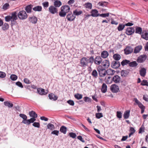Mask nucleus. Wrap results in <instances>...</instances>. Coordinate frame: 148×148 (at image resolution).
<instances>
[{"instance_id":"1","label":"nucleus","mask_w":148,"mask_h":148,"mask_svg":"<svg viewBox=\"0 0 148 148\" xmlns=\"http://www.w3.org/2000/svg\"><path fill=\"white\" fill-rule=\"evenodd\" d=\"M93 62L94 57L93 56L89 57L88 59L86 57H83L80 60L81 66L82 67H85L88 66V63L90 64V66H91Z\"/></svg>"},{"instance_id":"2","label":"nucleus","mask_w":148,"mask_h":148,"mask_svg":"<svg viewBox=\"0 0 148 148\" xmlns=\"http://www.w3.org/2000/svg\"><path fill=\"white\" fill-rule=\"evenodd\" d=\"M70 7L68 5H63L61 7L60 11L59 13V15L61 17H65L67 13L70 12Z\"/></svg>"},{"instance_id":"3","label":"nucleus","mask_w":148,"mask_h":148,"mask_svg":"<svg viewBox=\"0 0 148 148\" xmlns=\"http://www.w3.org/2000/svg\"><path fill=\"white\" fill-rule=\"evenodd\" d=\"M18 16L19 18L21 20L25 19L27 17L26 12L24 10H22L19 12Z\"/></svg>"},{"instance_id":"4","label":"nucleus","mask_w":148,"mask_h":148,"mask_svg":"<svg viewBox=\"0 0 148 148\" xmlns=\"http://www.w3.org/2000/svg\"><path fill=\"white\" fill-rule=\"evenodd\" d=\"M97 71L100 77H104L106 74V70L102 68L101 66H99L97 68Z\"/></svg>"},{"instance_id":"5","label":"nucleus","mask_w":148,"mask_h":148,"mask_svg":"<svg viewBox=\"0 0 148 148\" xmlns=\"http://www.w3.org/2000/svg\"><path fill=\"white\" fill-rule=\"evenodd\" d=\"M48 10L49 13L52 14H54L58 13V9L53 5L50 6Z\"/></svg>"},{"instance_id":"6","label":"nucleus","mask_w":148,"mask_h":148,"mask_svg":"<svg viewBox=\"0 0 148 148\" xmlns=\"http://www.w3.org/2000/svg\"><path fill=\"white\" fill-rule=\"evenodd\" d=\"M76 17L71 12H70L68 13L66 16V18L67 20L70 21H74Z\"/></svg>"},{"instance_id":"7","label":"nucleus","mask_w":148,"mask_h":148,"mask_svg":"<svg viewBox=\"0 0 148 148\" xmlns=\"http://www.w3.org/2000/svg\"><path fill=\"white\" fill-rule=\"evenodd\" d=\"M147 58V56L146 55H141L138 57L137 61L138 63H143L145 61Z\"/></svg>"},{"instance_id":"8","label":"nucleus","mask_w":148,"mask_h":148,"mask_svg":"<svg viewBox=\"0 0 148 148\" xmlns=\"http://www.w3.org/2000/svg\"><path fill=\"white\" fill-rule=\"evenodd\" d=\"M133 49L130 46H127L124 49V53L126 55H128L132 52Z\"/></svg>"},{"instance_id":"9","label":"nucleus","mask_w":148,"mask_h":148,"mask_svg":"<svg viewBox=\"0 0 148 148\" xmlns=\"http://www.w3.org/2000/svg\"><path fill=\"white\" fill-rule=\"evenodd\" d=\"M111 90L114 93H116L119 91V86L116 85L114 84L112 85L110 87Z\"/></svg>"},{"instance_id":"10","label":"nucleus","mask_w":148,"mask_h":148,"mask_svg":"<svg viewBox=\"0 0 148 148\" xmlns=\"http://www.w3.org/2000/svg\"><path fill=\"white\" fill-rule=\"evenodd\" d=\"M120 66V63L118 61H113L111 63V66L113 69H117Z\"/></svg>"},{"instance_id":"11","label":"nucleus","mask_w":148,"mask_h":148,"mask_svg":"<svg viewBox=\"0 0 148 148\" xmlns=\"http://www.w3.org/2000/svg\"><path fill=\"white\" fill-rule=\"evenodd\" d=\"M102 60L101 56H96L95 58H94V63L97 65H99L101 62Z\"/></svg>"},{"instance_id":"12","label":"nucleus","mask_w":148,"mask_h":148,"mask_svg":"<svg viewBox=\"0 0 148 148\" xmlns=\"http://www.w3.org/2000/svg\"><path fill=\"white\" fill-rule=\"evenodd\" d=\"M134 29L133 27H128L126 29L125 33L128 35H130L134 32Z\"/></svg>"},{"instance_id":"13","label":"nucleus","mask_w":148,"mask_h":148,"mask_svg":"<svg viewBox=\"0 0 148 148\" xmlns=\"http://www.w3.org/2000/svg\"><path fill=\"white\" fill-rule=\"evenodd\" d=\"M90 13L91 14V15L93 17H97L99 16V14L98 13V11L96 9L92 10Z\"/></svg>"},{"instance_id":"14","label":"nucleus","mask_w":148,"mask_h":148,"mask_svg":"<svg viewBox=\"0 0 148 148\" xmlns=\"http://www.w3.org/2000/svg\"><path fill=\"white\" fill-rule=\"evenodd\" d=\"M120 77L118 75H114L112 78L113 81L115 83H119L120 81Z\"/></svg>"},{"instance_id":"15","label":"nucleus","mask_w":148,"mask_h":148,"mask_svg":"<svg viewBox=\"0 0 148 148\" xmlns=\"http://www.w3.org/2000/svg\"><path fill=\"white\" fill-rule=\"evenodd\" d=\"M141 37L146 40H148V31H143L142 33Z\"/></svg>"},{"instance_id":"16","label":"nucleus","mask_w":148,"mask_h":148,"mask_svg":"<svg viewBox=\"0 0 148 148\" xmlns=\"http://www.w3.org/2000/svg\"><path fill=\"white\" fill-rule=\"evenodd\" d=\"M102 64L105 68L107 69L110 66V64L109 60H106L103 62Z\"/></svg>"},{"instance_id":"17","label":"nucleus","mask_w":148,"mask_h":148,"mask_svg":"<svg viewBox=\"0 0 148 148\" xmlns=\"http://www.w3.org/2000/svg\"><path fill=\"white\" fill-rule=\"evenodd\" d=\"M29 21L32 23L36 24L37 22V18L34 16L29 17Z\"/></svg>"},{"instance_id":"18","label":"nucleus","mask_w":148,"mask_h":148,"mask_svg":"<svg viewBox=\"0 0 148 148\" xmlns=\"http://www.w3.org/2000/svg\"><path fill=\"white\" fill-rule=\"evenodd\" d=\"M20 117L23 119L22 123L25 124L27 120V116L25 114H20L19 115Z\"/></svg>"},{"instance_id":"19","label":"nucleus","mask_w":148,"mask_h":148,"mask_svg":"<svg viewBox=\"0 0 148 148\" xmlns=\"http://www.w3.org/2000/svg\"><path fill=\"white\" fill-rule=\"evenodd\" d=\"M48 97L50 100L53 101L56 100L58 98L57 96L55 95L54 94L52 93L49 94L48 95Z\"/></svg>"},{"instance_id":"20","label":"nucleus","mask_w":148,"mask_h":148,"mask_svg":"<svg viewBox=\"0 0 148 148\" xmlns=\"http://www.w3.org/2000/svg\"><path fill=\"white\" fill-rule=\"evenodd\" d=\"M134 100L135 103L138 105V107L140 109L142 108H145V107L143 106V105L136 98L134 99Z\"/></svg>"},{"instance_id":"21","label":"nucleus","mask_w":148,"mask_h":148,"mask_svg":"<svg viewBox=\"0 0 148 148\" xmlns=\"http://www.w3.org/2000/svg\"><path fill=\"white\" fill-rule=\"evenodd\" d=\"M146 70L144 68H143L140 70V74L141 76L144 77L146 74Z\"/></svg>"},{"instance_id":"22","label":"nucleus","mask_w":148,"mask_h":148,"mask_svg":"<svg viewBox=\"0 0 148 148\" xmlns=\"http://www.w3.org/2000/svg\"><path fill=\"white\" fill-rule=\"evenodd\" d=\"M37 91L41 95H45L47 93V92H45V90L44 89L41 88H38L37 90Z\"/></svg>"},{"instance_id":"23","label":"nucleus","mask_w":148,"mask_h":148,"mask_svg":"<svg viewBox=\"0 0 148 148\" xmlns=\"http://www.w3.org/2000/svg\"><path fill=\"white\" fill-rule=\"evenodd\" d=\"M62 5L61 1L59 0H56L53 3V5L56 8H59Z\"/></svg>"},{"instance_id":"24","label":"nucleus","mask_w":148,"mask_h":148,"mask_svg":"<svg viewBox=\"0 0 148 148\" xmlns=\"http://www.w3.org/2000/svg\"><path fill=\"white\" fill-rule=\"evenodd\" d=\"M106 74H107L108 75H112L114 74L115 71L114 70L111 69H107V70H106Z\"/></svg>"},{"instance_id":"25","label":"nucleus","mask_w":148,"mask_h":148,"mask_svg":"<svg viewBox=\"0 0 148 148\" xmlns=\"http://www.w3.org/2000/svg\"><path fill=\"white\" fill-rule=\"evenodd\" d=\"M29 114L30 116L32 118H36L38 116L37 114L33 111L29 112Z\"/></svg>"},{"instance_id":"26","label":"nucleus","mask_w":148,"mask_h":148,"mask_svg":"<svg viewBox=\"0 0 148 148\" xmlns=\"http://www.w3.org/2000/svg\"><path fill=\"white\" fill-rule=\"evenodd\" d=\"M11 20H13L14 21H16L18 18L17 16V13L16 12H14L12 13L11 14Z\"/></svg>"},{"instance_id":"27","label":"nucleus","mask_w":148,"mask_h":148,"mask_svg":"<svg viewBox=\"0 0 148 148\" xmlns=\"http://www.w3.org/2000/svg\"><path fill=\"white\" fill-rule=\"evenodd\" d=\"M130 111L127 110L123 114V117L125 119H128L130 115Z\"/></svg>"},{"instance_id":"28","label":"nucleus","mask_w":148,"mask_h":148,"mask_svg":"<svg viewBox=\"0 0 148 148\" xmlns=\"http://www.w3.org/2000/svg\"><path fill=\"white\" fill-rule=\"evenodd\" d=\"M142 49V46L141 45H139L136 47L134 49V53H136L139 52Z\"/></svg>"},{"instance_id":"29","label":"nucleus","mask_w":148,"mask_h":148,"mask_svg":"<svg viewBox=\"0 0 148 148\" xmlns=\"http://www.w3.org/2000/svg\"><path fill=\"white\" fill-rule=\"evenodd\" d=\"M101 90L103 93H105L107 91V86L105 84L103 83V84Z\"/></svg>"},{"instance_id":"30","label":"nucleus","mask_w":148,"mask_h":148,"mask_svg":"<svg viewBox=\"0 0 148 148\" xmlns=\"http://www.w3.org/2000/svg\"><path fill=\"white\" fill-rule=\"evenodd\" d=\"M108 56V53L106 51H103L101 53V57L103 58H106Z\"/></svg>"},{"instance_id":"31","label":"nucleus","mask_w":148,"mask_h":148,"mask_svg":"<svg viewBox=\"0 0 148 148\" xmlns=\"http://www.w3.org/2000/svg\"><path fill=\"white\" fill-rule=\"evenodd\" d=\"M36 118L32 117L29 119H27L25 124L29 125L31 123H34V121L36 120Z\"/></svg>"},{"instance_id":"32","label":"nucleus","mask_w":148,"mask_h":148,"mask_svg":"<svg viewBox=\"0 0 148 148\" xmlns=\"http://www.w3.org/2000/svg\"><path fill=\"white\" fill-rule=\"evenodd\" d=\"M125 27V24H119L117 27V29L119 31H122Z\"/></svg>"},{"instance_id":"33","label":"nucleus","mask_w":148,"mask_h":148,"mask_svg":"<svg viewBox=\"0 0 148 148\" xmlns=\"http://www.w3.org/2000/svg\"><path fill=\"white\" fill-rule=\"evenodd\" d=\"M138 65V63L135 61L130 62L129 63V66L131 67H136Z\"/></svg>"},{"instance_id":"34","label":"nucleus","mask_w":148,"mask_h":148,"mask_svg":"<svg viewBox=\"0 0 148 148\" xmlns=\"http://www.w3.org/2000/svg\"><path fill=\"white\" fill-rule=\"evenodd\" d=\"M60 131L61 132L65 134H66L67 131V128L64 126H62L60 128Z\"/></svg>"},{"instance_id":"35","label":"nucleus","mask_w":148,"mask_h":148,"mask_svg":"<svg viewBox=\"0 0 148 148\" xmlns=\"http://www.w3.org/2000/svg\"><path fill=\"white\" fill-rule=\"evenodd\" d=\"M33 5H29L26 6L25 8V10L27 12L31 13V12L32 7Z\"/></svg>"},{"instance_id":"36","label":"nucleus","mask_w":148,"mask_h":148,"mask_svg":"<svg viewBox=\"0 0 148 148\" xmlns=\"http://www.w3.org/2000/svg\"><path fill=\"white\" fill-rule=\"evenodd\" d=\"M129 72L127 70H123L121 71V75L122 77H125L129 74Z\"/></svg>"},{"instance_id":"37","label":"nucleus","mask_w":148,"mask_h":148,"mask_svg":"<svg viewBox=\"0 0 148 148\" xmlns=\"http://www.w3.org/2000/svg\"><path fill=\"white\" fill-rule=\"evenodd\" d=\"M113 58L116 61L119 60L121 58V56L118 54H115L113 56Z\"/></svg>"},{"instance_id":"38","label":"nucleus","mask_w":148,"mask_h":148,"mask_svg":"<svg viewBox=\"0 0 148 148\" xmlns=\"http://www.w3.org/2000/svg\"><path fill=\"white\" fill-rule=\"evenodd\" d=\"M83 12L82 10L78 11L77 10H75L73 11V13L75 16H78L82 14Z\"/></svg>"},{"instance_id":"39","label":"nucleus","mask_w":148,"mask_h":148,"mask_svg":"<svg viewBox=\"0 0 148 148\" xmlns=\"http://www.w3.org/2000/svg\"><path fill=\"white\" fill-rule=\"evenodd\" d=\"M42 7L41 6H37L33 8V10L35 11H41L42 10Z\"/></svg>"},{"instance_id":"40","label":"nucleus","mask_w":148,"mask_h":148,"mask_svg":"<svg viewBox=\"0 0 148 148\" xmlns=\"http://www.w3.org/2000/svg\"><path fill=\"white\" fill-rule=\"evenodd\" d=\"M4 103L5 106H7L9 108H12L13 106L12 103H10L8 101H5Z\"/></svg>"},{"instance_id":"41","label":"nucleus","mask_w":148,"mask_h":148,"mask_svg":"<svg viewBox=\"0 0 148 148\" xmlns=\"http://www.w3.org/2000/svg\"><path fill=\"white\" fill-rule=\"evenodd\" d=\"M130 61L126 59L123 60L121 62V64L122 66H123L125 65H127V64H129Z\"/></svg>"},{"instance_id":"42","label":"nucleus","mask_w":148,"mask_h":148,"mask_svg":"<svg viewBox=\"0 0 148 148\" xmlns=\"http://www.w3.org/2000/svg\"><path fill=\"white\" fill-rule=\"evenodd\" d=\"M47 128L50 130H52L54 129L55 127L51 123H49L47 125Z\"/></svg>"},{"instance_id":"43","label":"nucleus","mask_w":148,"mask_h":148,"mask_svg":"<svg viewBox=\"0 0 148 148\" xmlns=\"http://www.w3.org/2000/svg\"><path fill=\"white\" fill-rule=\"evenodd\" d=\"M142 32V29L141 27H137L135 29V33L139 34H141Z\"/></svg>"},{"instance_id":"44","label":"nucleus","mask_w":148,"mask_h":148,"mask_svg":"<svg viewBox=\"0 0 148 148\" xmlns=\"http://www.w3.org/2000/svg\"><path fill=\"white\" fill-rule=\"evenodd\" d=\"M9 27L8 24L7 23H5L3 25L2 28L3 30H5L8 29Z\"/></svg>"},{"instance_id":"45","label":"nucleus","mask_w":148,"mask_h":148,"mask_svg":"<svg viewBox=\"0 0 148 148\" xmlns=\"http://www.w3.org/2000/svg\"><path fill=\"white\" fill-rule=\"evenodd\" d=\"M85 8L89 9H91L92 8V4L91 3H87L84 5Z\"/></svg>"},{"instance_id":"46","label":"nucleus","mask_w":148,"mask_h":148,"mask_svg":"<svg viewBox=\"0 0 148 148\" xmlns=\"http://www.w3.org/2000/svg\"><path fill=\"white\" fill-rule=\"evenodd\" d=\"M108 3L107 2L105 1H101L99 2L98 4L100 6L104 7V6H106V5H108Z\"/></svg>"},{"instance_id":"47","label":"nucleus","mask_w":148,"mask_h":148,"mask_svg":"<svg viewBox=\"0 0 148 148\" xmlns=\"http://www.w3.org/2000/svg\"><path fill=\"white\" fill-rule=\"evenodd\" d=\"M74 97L76 99L79 100L82 98V95L79 93H77L74 95Z\"/></svg>"},{"instance_id":"48","label":"nucleus","mask_w":148,"mask_h":148,"mask_svg":"<svg viewBox=\"0 0 148 148\" xmlns=\"http://www.w3.org/2000/svg\"><path fill=\"white\" fill-rule=\"evenodd\" d=\"M130 133L129 134V137H130L131 135L133 134L135 132V130L134 127H130Z\"/></svg>"},{"instance_id":"49","label":"nucleus","mask_w":148,"mask_h":148,"mask_svg":"<svg viewBox=\"0 0 148 148\" xmlns=\"http://www.w3.org/2000/svg\"><path fill=\"white\" fill-rule=\"evenodd\" d=\"M96 117L98 119H99L103 117V115L101 113H97L95 114Z\"/></svg>"},{"instance_id":"50","label":"nucleus","mask_w":148,"mask_h":148,"mask_svg":"<svg viewBox=\"0 0 148 148\" xmlns=\"http://www.w3.org/2000/svg\"><path fill=\"white\" fill-rule=\"evenodd\" d=\"M10 78L13 81H15L17 79V77L15 75L12 74L10 76Z\"/></svg>"},{"instance_id":"51","label":"nucleus","mask_w":148,"mask_h":148,"mask_svg":"<svg viewBox=\"0 0 148 148\" xmlns=\"http://www.w3.org/2000/svg\"><path fill=\"white\" fill-rule=\"evenodd\" d=\"M92 75L94 77H97L98 76L97 71L96 70H94L92 73Z\"/></svg>"},{"instance_id":"52","label":"nucleus","mask_w":148,"mask_h":148,"mask_svg":"<svg viewBox=\"0 0 148 148\" xmlns=\"http://www.w3.org/2000/svg\"><path fill=\"white\" fill-rule=\"evenodd\" d=\"M141 85L142 86H148V82L146 80H143L141 82Z\"/></svg>"},{"instance_id":"53","label":"nucleus","mask_w":148,"mask_h":148,"mask_svg":"<svg viewBox=\"0 0 148 148\" xmlns=\"http://www.w3.org/2000/svg\"><path fill=\"white\" fill-rule=\"evenodd\" d=\"M109 13H108L101 14H99V16L104 18L108 17L109 15Z\"/></svg>"},{"instance_id":"54","label":"nucleus","mask_w":148,"mask_h":148,"mask_svg":"<svg viewBox=\"0 0 148 148\" xmlns=\"http://www.w3.org/2000/svg\"><path fill=\"white\" fill-rule=\"evenodd\" d=\"M42 4L44 8H47L49 6V3L48 1L44 2Z\"/></svg>"},{"instance_id":"55","label":"nucleus","mask_w":148,"mask_h":148,"mask_svg":"<svg viewBox=\"0 0 148 148\" xmlns=\"http://www.w3.org/2000/svg\"><path fill=\"white\" fill-rule=\"evenodd\" d=\"M32 125L33 126L37 128H39L40 127V124L38 122H34L32 124Z\"/></svg>"},{"instance_id":"56","label":"nucleus","mask_w":148,"mask_h":148,"mask_svg":"<svg viewBox=\"0 0 148 148\" xmlns=\"http://www.w3.org/2000/svg\"><path fill=\"white\" fill-rule=\"evenodd\" d=\"M9 6V5L8 3H6L3 6V9L4 10H6Z\"/></svg>"},{"instance_id":"57","label":"nucleus","mask_w":148,"mask_h":148,"mask_svg":"<svg viewBox=\"0 0 148 148\" xmlns=\"http://www.w3.org/2000/svg\"><path fill=\"white\" fill-rule=\"evenodd\" d=\"M116 116L119 119L121 118L122 116V113L120 111H117L116 112Z\"/></svg>"},{"instance_id":"58","label":"nucleus","mask_w":148,"mask_h":148,"mask_svg":"<svg viewBox=\"0 0 148 148\" xmlns=\"http://www.w3.org/2000/svg\"><path fill=\"white\" fill-rule=\"evenodd\" d=\"M17 24V23L16 22V21H14L13 20H12L11 21V26L12 28V29H13V27L14 25H16Z\"/></svg>"},{"instance_id":"59","label":"nucleus","mask_w":148,"mask_h":148,"mask_svg":"<svg viewBox=\"0 0 148 148\" xmlns=\"http://www.w3.org/2000/svg\"><path fill=\"white\" fill-rule=\"evenodd\" d=\"M69 135L70 136L73 138H74L76 136V135L75 133L73 132H70L69 133Z\"/></svg>"},{"instance_id":"60","label":"nucleus","mask_w":148,"mask_h":148,"mask_svg":"<svg viewBox=\"0 0 148 148\" xmlns=\"http://www.w3.org/2000/svg\"><path fill=\"white\" fill-rule=\"evenodd\" d=\"M5 21L7 22H9L10 21H11V18L10 16H8L5 17Z\"/></svg>"},{"instance_id":"61","label":"nucleus","mask_w":148,"mask_h":148,"mask_svg":"<svg viewBox=\"0 0 148 148\" xmlns=\"http://www.w3.org/2000/svg\"><path fill=\"white\" fill-rule=\"evenodd\" d=\"M59 133V131L57 130H54L51 132V134H55L56 136H58V135Z\"/></svg>"},{"instance_id":"62","label":"nucleus","mask_w":148,"mask_h":148,"mask_svg":"<svg viewBox=\"0 0 148 148\" xmlns=\"http://www.w3.org/2000/svg\"><path fill=\"white\" fill-rule=\"evenodd\" d=\"M6 76L5 73L3 72L0 71V77L2 78H3Z\"/></svg>"},{"instance_id":"63","label":"nucleus","mask_w":148,"mask_h":148,"mask_svg":"<svg viewBox=\"0 0 148 148\" xmlns=\"http://www.w3.org/2000/svg\"><path fill=\"white\" fill-rule=\"evenodd\" d=\"M67 103L69 105L73 106L74 105V103L73 101L69 100L67 101Z\"/></svg>"},{"instance_id":"64","label":"nucleus","mask_w":148,"mask_h":148,"mask_svg":"<svg viewBox=\"0 0 148 148\" xmlns=\"http://www.w3.org/2000/svg\"><path fill=\"white\" fill-rule=\"evenodd\" d=\"M16 85L21 88H23V86L22 84L20 82H16Z\"/></svg>"}]
</instances>
